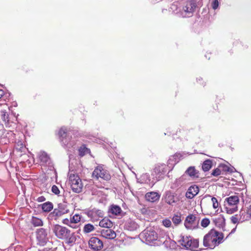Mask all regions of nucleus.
Listing matches in <instances>:
<instances>
[{"label": "nucleus", "instance_id": "nucleus-12", "mask_svg": "<svg viewBox=\"0 0 251 251\" xmlns=\"http://www.w3.org/2000/svg\"><path fill=\"white\" fill-rule=\"evenodd\" d=\"M167 171V167L165 164L157 165L154 169L153 175L157 180L162 179Z\"/></svg>", "mask_w": 251, "mask_h": 251}, {"label": "nucleus", "instance_id": "nucleus-3", "mask_svg": "<svg viewBox=\"0 0 251 251\" xmlns=\"http://www.w3.org/2000/svg\"><path fill=\"white\" fill-rule=\"evenodd\" d=\"M58 134L62 145L66 148L70 149L75 145V141L71 139L72 134L71 131L68 130L66 127H62L59 130Z\"/></svg>", "mask_w": 251, "mask_h": 251}, {"label": "nucleus", "instance_id": "nucleus-14", "mask_svg": "<svg viewBox=\"0 0 251 251\" xmlns=\"http://www.w3.org/2000/svg\"><path fill=\"white\" fill-rule=\"evenodd\" d=\"M100 234L102 237L108 239H113L116 237V232L111 228H103Z\"/></svg>", "mask_w": 251, "mask_h": 251}, {"label": "nucleus", "instance_id": "nucleus-30", "mask_svg": "<svg viewBox=\"0 0 251 251\" xmlns=\"http://www.w3.org/2000/svg\"><path fill=\"white\" fill-rule=\"evenodd\" d=\"M181 217V215L180 214L174 215L172 218L173 224L176 226H177L178 225L180 224L182 222Z\"/></svg>", "mask_w": 251, "mask_h": 251}, {"label": "nucleus", "instance_id": "nucleus-26", "mask_svg": "<svg viewBox=\"0 0 251 251\" xmlns=\"http://www.w3.org/2000/svg\"><path fill=\"white\" fill-rule=\"evenodd\" d=\"M212 162L210 159H207L205 160L202 165V169L203 171H208L212 167Z\"/></svg>", "mask_w": 251, "mask_h": 251}, {"label": "nucleus", "instance_id": "nucleus-49", "mask_svg": "<svg viewBox=\"0 0 251 251\" xmlns=\"http://www.w3.org/2000/svg\"><path fill=\"white\" fill-rule=\"evenodd\" d=\"M235 228H233V229L232 230V231H231L230 233L234 232L235 231Z\"/></svg>", "mask_w": 251, "mask_h": 251}, {"label": "nucleus", "instance_id": "nucleus-24", "mask_svg": "<svg viewBox=\"0 0 251 251\" xmlns=\"http://www.w3.org/2000/svg\"><path fill=\"white\" fill-rule=\"evenodd\" d=\"M187 180V179L186 178V175H183L180 177L176 179V180L175 181L174 183L173 184V186H172V187H177L181 185L182 183H185Z\"/></svg>", "mask_w": 251, "mask_h": 251}, {"label": "nucleus", "instance_id": "nucleus-41", "mask_svg": "<svg viewBox=\"0 0 251 251\" xmlns=\"http://www.w3.org/2000/svg\"><path fill=\"white\" fill-rule=\"evenodd\" d=\"M231 221L232 223L233 224H236L238 221V218L237 217V215H235L234 216H232L231 218Z\"/></svg>", "mask_w": 251, "mask_h": 251}, {"label": "nucleus", "instance_id": "nucleus-45", "mask_svg": "<svg viewBox=\"0 0 251 251\" xmlns=\"http://www.w3.org/2000/svg\"><path fill=\"white\" fill-rule=\"evenodd\" d=\"M247 214L249 215V218H251V204L248 207Z\"/></svg>", "mask_w": 251, "mask_h": 251}, {"label": "nucleus", "instance_id": "nucleus-15", "mask_svg": "<svg viewBox=\"0 0 251 251\" xmlns=\"http://www.w3.org/2000/svg\"><path fill=\"white\" fill-rule=\"evenodd\" d=\"M38 158L41 165H49L50 163V157L45 151H40L38 154Z\"/></svg>", "mask_w": 251, "mask_h": 251}, {"label": "nucleus", "instance_id": "nucleus-42", "mask_svg": "<svg viewBox=\"0 0 251 251\" xmlns=\"http://www.w3.org/2000/svg\"><path fill=\"white\" fill-rule=\"evenodd\" d=\"M62 223L65 225L69 226L71 223L70 219L65 218L62 220Z\"/></svg>", "mask_w": 251, "mask_h": 251}, {"label": "nucleus", "instance_id": "nucleus-8", "mask_svg": "<svg viewBox=\"0 0 251 251\" xmlns=\"http://www.w3.org/2000/svg\"><path fill=\"white\" fill-rule=\"evenodd\" d=\"M92 176L97 179L101 178L107 181L111 178V175L108 171L103 168L102 166H98L95 169Z\"/></svg>", "mask_w": 251, "mask_h": 251}, {"label": "nucleus", "instance_id": "nucleus-27", "mask_svg": "<svg viewBox=\"0 0 251 251\" xmlns=\"http://www.w3.org/2000/svg\"><path fill=\"white\" fill-rule=\"evenodd\" d=\"M177 162L178 161L176 160V156H171L168 161V165L167 167L170 168V171H171Z\"/></svg>", "mask_w": 251, "mask_h": 251}, {"label": "nucleus", "instance_id": "nucleus-7", "mask_svg": "<svg viewBox=\"0 0 251 251\" xmlns=\"http://www.w3.org/2000/svg\"><path fill=\"white\" fill-rule=\"evenodd\" d=\"M141 239L147 244L151 245L157 239V234L153 229L147 228L140 234Z\"/></svg>", "mask_w": 251, "mask_h": 251}, {"label": "nucleus", "instance_id": "nucleus-35", "mask_svg": "<svg viewBox=\"0 0 251 251\" xmlns=\"http://www.w3.org/2000/svg\"><path fill=\"white\" fill-rule=\"evenodd\" d=\"M210 224V220L207 218H203L201 223V226L203 227H206Z\"/></svg>", "mask_w": 251, "mask_h": 251}, {"label": "nucleus", "instance_id": "nucleus-38", "mask_svg": "<svg viewBox=\"0 0 251 251\" xmlns=\"http://www.w3.org/2000/svg\"><path fill=\"white\" fill-rule=\"evenodd\" d=\"M221 174V171L220 168H216L212 172L211 175L214 176H217Z\"/></svg>", "mask_w": 251, "mask_h": 251}, {"label": "nucleus", "instance_id": "nucleus-40", "mask_svg": "<svg viewBox=\"0 0 251 251\" xmlns=\"http://www.w3.org/2000/svg\"><path fill=\"white\" fill-rule=\"evenodd\" d=\"M219 6V1L218 0H214L212 3V6L213 9H216Z\"/></svg>", "mask_w": 251, "mask_h": 251}, {"label": "nucleus", "instance_id": "nucleus-21", "mask_svg": "<svg viewBox=\"0 0 251 251\" xmlns=\"http://www.w3.org/2000/svg\"><path fill=\"white\" fill-rule=\"evenodd\" d=\"M225 200L227 201L228 205L231 206H237L239 201V198L236 195L226 198Z\"/></svg>", "mask_w": 251, "mask_h": 251}, {"label": "nucleus", "instance_id": "nucleus-48", "mask_svg": "<svg viewBox=\"0 0 251 251\" xmlns=\"http://www.w3.org/2000/svg\"><path fill=\"white\" fill-rule=\"evenodd\" d=\"M4 92L2 89H0V99L4 95Z\"/></svg>", "mask_w": 251, "mask_h": 251}, {"label": "nucleus", "instance_id": "nucleus-6", "mask_svg": "<svg viewBox=\"0 0 251 251\" xmlns=\"http://www.w3.org/2000/svg\"><path fill=\"white\" fill-rule=\"evenodd\" d=\"M69 181L74 192L79 193L82 191L83 184L77 175L70 173L69 175Z\"/></svg>", "mask_w": 251, "mask_h": 251}, {"label": "nucleus", "instance_id": "nucleus-5", "mask_svg": "<svg viewBox=\"0 0 251 251\" xmlns=\"http://www.w3.org/2000/svg\"><path fill=\"white\" fill-rule=\"evenodd\" d=\"M197 7V4L194 1H188L185 3L181 10L177 12L176 14L179 17L189 18L193 16Z\"/></svg>", "mask_w": 251, "mask_h": 251}, {"label": "nucleus", "instance_id": "nucleus-9", "mask_svg": "<svg viewBox=\"0 0 251 251\" xmlns=\"http://www.w3.org/2000/svg\"><path fill=\"white\" fill-rule=\"evenodd\" d=\"M69 212V210L68 209L66 204L59 203L58 205V208H55L53 211L50 214L49 216L51 220H57L59 217Z\"/></svg>", "mask_w": 251, "mask_h": 251}, {"label": "nucleus", "instance_id": "nucleus-43", "mask_svg": "<svg viewBox=\"0 0 251 251\" xmlns=\"http://www.w3.org/2000/svg\"><path fill=\"white\" fill-rule=\"evenodd\" d=\"M220 167H222L223 171H224L225 172H229L230 171L229 168L226 165H222V166H221Z\"/></svg>", "mask_w": 251, "mask_h": 251}, {"label": "nucleus", "instance_id": "nucleus-25", "mask_svg": "<svg viewBox=\"0 0 251 251\" xmlns=\"http://www.w3.org/2000/svg\"><path fill=\"white\" fill-rule=\"evenodd\" d=\"M41 205L43 211L45 212H49L53 209V204L50 201L46 202Z\"/></svg>", "mask_w": 251, "mask_h": 251}, {"label": "nucleus", "instance_id": "nucleus-2", "mask_svg": "<svg viewBox=\"0 0 251 251\" xmlns=\"http://www.w3.org/2000/svg\"><path fill=\"white\" fill-rule=\"evenodd\" d=\"M223 238V233L213 229H211L204 236L203 245L205 247L213 249L222 242Z\"/></svg>", "mask_w": 251, "mask_h": 251}, {"label": "nucleus", "instance_id": "nucleus-36", "mask_svg": "<svg viewBox=\"0 0 251 251\" xmlns=\"http://www.w3.org/2000/svg\"><path fill=\"white\" fill-rule=\"evenodd\" d=\"M162 224L166 227H169L172 225L171 221L168 219H165L162 221Z\"/></svg>", "mask_w": 251, "mask_h": 251}, {"label": "nucleus", "instance_id": "nucleus-20", "mask_svg": "<svg viewBox=\"0 0 251 251\" xmlns=\"http://www.w3.org/2000/svg\"><path fill=\"white\" fill-rule=\"evenodd\" d=\"M145 198L147 201L154 202L159 200L160 195L157 192H151L147 193L145 195Z\"/></svg>", "mask_w": 251, "mask_h": 251}, {"label": "nucleus", "instance_id": "nucleus-11", "mask_svg": "<svg viewBox=\"0 0 251 251\" xmlns=\"http://www.w3.org/2000/svg\"><path fill=\"white\" fill-rule=\"evenodd\" d=\"M36 234L38 244L44 246L48 240L47 230L44 228H38L36 230Z\"/></svg>", "mask_w": 251, "mask_h": 251}, {"label": "nucleus", "instance_id": "nucleus-4", "mask_svg": "<svg viewBox=\"0 0 251 251\" xmlns=\"http://www.w3.org/2000/svg\"><path fill=\"white\" fill-rule=\"evenodd\" d=\"M178 243L187 250L196 251L199 247V241L190 236H180Z\"/></svg>", "mask_w": 251, "mask_h": 251}, {"label": "nucleus", "instance_id": "nucleus-50", "mask_svg": "<svg viewBox=\"0 0 251 251\" xmlns=\"http://www.w3.org/2000/svg\"><path fill=\"white\" fill-rule=\"evenodd\" d=\"M171 244H172L173 246L175 244V243L174 242H171Z\"/></svg>", "mask_w": 251, "mask_h": 251}, {"label": "nucleus", "instance_id": "nucleus-31", "mask_svg": "<svg viewBox=\"0 0 251 251\" xmlns=\"http://www.w3.org/2000/svg\"><path fill=\"white\" fill-rule=\"evenodd\" d=\"M95 229L93 225L90 224H87L84 225L83 227V231L84 233H88L92 232Z\"/></svg>", "mask_w": 251, "mask_h": 251}, {"label": "nucleus", "instance_id": "nucleus-32", "mask_svg": "<svg viewBox=\"0 0 251 251\" xmlns=\"http://www.w3.org/2000/svg\"><path fill=\"white\" fill-rule=\"evenodd\" d=\"M226 211L227 214H231L236 212L238 210L237 206H226Z\"/></svg>", "mask_w": 251, "mask_h": 251}, {"label": "nucleus", "instance_id": "nucleus-13", "mask_svg": "<svg viewBox=\"0 0 251 251\" xmlns=\"http://www.w3.org/2000/svg\"><path fill=\"white\" fill-rule=\"evenodd\" d=\"M89 247L95 251L100 250L103 248V243L98 238L91 237L89 241Z\"/></svg>", "mask_w": 251, "mask_h": 251}, {"label": "nucleus", "instance_id": "nucleus-28", "mask_svg": "<svg viewBox=\"0 0 251 251\" xmlns=\"http://www.w3.org/2000/svg\"><path fill=\"white\" fill-rule=\"evenodd\" d=\"M31 222L34 226H40L43 225L42 220L35 217H32Z\"/></svg>", "mask_w": 251, "mask_h": 251}, {"label": "nucleus", "instance_id": "nucleus-17", "mask_svg": "<svg viewBox=\"0 0 251 251\" xmlns=\"http://www.w3.org/2000/svg\"><path fill=\"white\" fill-rule=\"evenodd\" d=\"M199 192V188L196 185L190 186L186 193V197L190 199L193 198Z\"/></svg>", "mask_w": 251, "mask_h": 251}, {"label": "nucleus", "instance_id": "nucleus-16", "mask_svg": "<svg viewBox=\"0 0 251 251\" xmlns=\"http://www.w3.org/2000/svg\"><path fill=\"white\" fill-rule=\"evenodd\" d=\"M183 175H185L186 176L187 175L192 179H195L199 177V171L197 170L195 167L190 166L188 168Z\"/></svg>", "mask_w": 251, "mask_h": 251}, {"label": "nucleus", "instance_id": "nucleus-1", "mask_svg": "<svg viewBox=\"0 0 251 251\" xmlns=\"http://www.w3.org/2000/svg\"><path fill=\"white\" fill-rule=\"evenodd\" d=\"M52 229L55 236L64 241L67 244L72 245L75 243L77 236L75 232L58 224L54 225Z\"/></svg>", "mask_w": 251, "mask_h": 251}, {"label": "nucleus", "instance_id": "nucleus-44", "mask_svg": "<svg viewBox=\"0 0 251 251\" xmlns=\"http://www.w3.org/2000/svg\"><path fill=\"white\" fill-rule=\"evenodd\" d=\"M45 200L46 198L44 196H40L37 199V201L40 202L44 201Z\"/></svg>", "mask_w": 251, "mask_h": 251}, {"label": "nucleus", "instance_id": "nucleus-29", "mask_svg": "<svg viewBox=\"0 0 251 251\" xmlns=\"http://www.w3.org/2000/svg\"><path fill=\"white\" fill-rule=\"evenodd\" d=\"M110 212L113 214L118 215L121 213L122 209L120 206L113 205L111 206Z\"/></svg>", "mask_w": 251, "mask_h": 251}, {"label": "nucleus", "instance_id": "nucleus-10", "mask_svg": "<svg viewBox=\"0 0 251 251\" xmlns=\"http://www.w3.org/2000/svg\"><path fill=\"white\" fill-rule=\"evenodd\" d=\"M199 219L195 214H189L185 219L184 226L188 229L197 228L199 225Z\"/></svg>", "mask_w": 251, "mask_h": 251}, {"label": "nucleus", "instance_id": "nucleus-23", "mask_svg": "<svg viewBox=\"0 0 251 251\" xmlns=\"http://www.w3.org/2000/svg\"><path fill=\"white\" fill-rule=\"evenodd\" d=\"M99 226L103 228H111L113 224L109 219L104 218L100 221Z\"/></svg>", "mask_w": 251, "mask_h": 251}, {"label": "nucleus", "instance_id": "nucleus-37", "mask_svg": "<svg viewBox=\"0 0 251 251\" xmlns=\"http://www.w3.org/2000/svg\"><path fill=\"white\" fill-rule=\"evenodd\" d=\"M211 201H212V204H212L213 207L214 209L217 208L219 206V203H218L217 199L215 197H212L211 199Z\"/></svg>", "mask_w": 251, "mask_h": 251}, {"label": "nucleus", "instance_id": "nucleus-33", "mask_svg": "<svg viewBox=\"0 0 251 251\" xmlns=\"http://www.w3.org/2000/svg\"><path fill=\"white\" fill-rule=\"evenodd\" d=\"M81 220V217L79 214H75L73 217H70L71 223H78Z\"/></svg>", "mask_w": 251, "mask_h": 251}, {"label": "nucleus", "instance_id": "nucleus-39", "mask_svg": "<svg viewBox=\"0 0 251 251\" xmlns=\"http://www.w3.org/2000/svg\"><path fill=\"white\" fill-rule=\"evenodd\" d=\"M51 191L55 195H58L60 193V191L58 187L55 185H53L51 188Z\"/></svg>", "mask_w": 251, "mask_h": 251}, {"label": "nucleus", "instance_id": "nucleus-47", "mask_svg": "<svg viewBox=\"0 0 251 251\" xmlns=\"http://www.w3.org/2000/svg\"><path fill=\"white\" fill-rule=\"evenodd\" d=\"M42 251H55L54 249L51 248H45Z\"/></svg>", "mask_w": 251, "mask_h": 251}, {"label": "nucleus", "instance_id": "nucleus-19", "mask_svg": "<svg viewBox=\"0 0 251 251\" xmlns=\"http://www.w3.org/2000/svg\"><path fill=\"white\" fill-rule=\"evenodd\" d=\"M125 229L129 231L136 230L139 227V225L134 221L129 219L125 223Z\"/></svg>", "mask_w": 251, "mask_h": 251}, {"label": "nucleus", "instance_id": "nucleus-22", "mask_svg": "<svg viewBox=\"0 0 251 251\" xmlns=\"http://www.w3.org/2000/svg\"><path fill=\"white\" fill-rule=\"evenodd\" d=\"M213 222L219 228H223L225 226V219L222 215H219L218 217L214 218Z\"/></svg>", "mask_w": 251, "mask_h": 251}, {"label": "nucleus", "instance_id": "nucleus-18", "mask_svg": "<svg viewBox=\"0 0 251 251\" xmlns=\"http://www.w3.org/2000/svg\"><path fill=\"white\" fill-rule=\"evenodd\" d=\"M164 199L165 202L171 205H174L177 201L176 198L171 192L166 193Z\"/></svg>", "mask_w": 251, "mask_h": 251}, {"label": "nucleus", "instance_id": "nucleus-34", "mask_svg": "<svg viewBox=\"0 0 251 251\" xmlns=\"http://www.w3.org/2000/svg\"><path fill=\"white\" fill-rule=\"evenodd\" d=\"M0 117L2 120L4 121H8V114L6 110H1L0 112Z\"/></svg>", "mask_w": 251, "mask_h": 251}, {"label": "nucleus", "instance_id": "nucleus-46", "mask_svg": "<svg viewBox=\"0 0 251 251\" xmlns=\"http://www.w3.org/2000/svg\"><path fill=\"white\" fill-rule=\"evenodd\" d=\"M77 224V223H72L69 226L73 228H77L78 227V226L76 225Z\"/></svg>", "mask_w": 251, "mask_h": 251}]
</instances>
